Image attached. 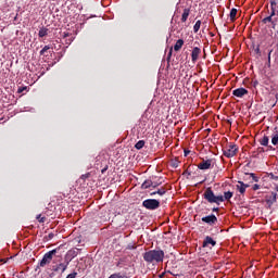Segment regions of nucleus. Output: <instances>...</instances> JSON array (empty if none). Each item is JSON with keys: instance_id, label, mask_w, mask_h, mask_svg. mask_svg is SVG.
Returning <instances> with one entry per match:
<instances>
[{"instance_id": "1", "label": "nucleus", "mask_w": 278, "mask_h": 278, "mask_svg": "<svg viewBox=\"0 0 278 278\" xmlns=\"http://www.w3.org/2000/svg\"><path fill=\"white\" fill-rule=\"evenodd\" d=\"M143 260L147 264H162L164 262V251L159 250H150L143 253Z\"/></svg>"}, {"instance_id": "2", "label": "nucleus", "mask_w": 278, "mask_h": 278, "mask_svg": "<svg viewBox=\"0 0 278 278\" xmlns=\"http://www.w3.org/2000/svg\"><path fill=\"white\" fill-rule=\"evenodd\" d=\"M203 199H205L207 203H216V205L223 203V195L214 194V191L210 187L204 191Z\"/></svg>"}, {"instance_id": "3", "label": "nucleus", "mask_w": 278, "mask_h": 278, "mask_svg": "<svg viewBox=\"0 0 278 278\" xmlns=\"http://www.w3.org/2000/svg\"><path fill=\"white\" fill-rule=\"evenodd\" d=\"M58 251H60V248H56V249L46 253L43 255L42 260L40 261L39 266H41V268H45V266H47V264H51V260H53V256L55 255V253H58Z\"/></svg>"}, {"instance_id": "4", "label": "nucleus", "mask_w": 278, "mask_h": 278, "mask_svg": "<svg viewBox=\"0 0 278 278\" xmlns=\"http://www.w3.org/2000/svg\"><path fill=\"white\" fill-rule=\"evenodd\" d=\"M142 207H146V210L155 211L160 208V202L155 199H147L142 202Z\"/></svg>"}, {"instance_id": "5", "label": "nucleus", "mask_w": 278, "mask_h": 278, "mask_svg": "<svg viewBox=\"0 0 278 278\" xmlns=\"http://www.w3.org/2000/svg\"><path fill=\"white\" fill-rule=\"evenodd\" d=\"M223 153L225 157H233L236 156V153H238V146L236 144H229L223 150Z\"/></svg>"}, {"instance_id": "6", "label": "nucleus", "mask_w": 278, "mask_h": 278, "mask_svg": "<svg viewBox=\"0 0 278 278\" xmlns=\"http://www.w3.org/2000/svg\"><path fill=\"white\" fill-rule=\"evenodd\" d=\"M277 199H278V194L275 191H270L269 194L265 197V203H267L269 210L270 207H273V205H275V202L277 201Z\"/></svg>"}, {"instance_id": "7", "label": "nucleus", "mask_w": 278, "mask_h": 278, "mask_svg": "<svg viewBox=\"0 0 278 278\" xmlns=\"http://www.w3.org/2000/svg\"><path fill=\"white\" fill-rule=\"evenodd\" d=\"M202 223L210 225V227H214V225H216V223H218V217H216V215H214V214H211V215L202 217Z\"/></svg>"}, {"instance_id": "8", "label": "nucleus", "mask_w": 278, "mask_h": 278, "mask_svg": "<svg viewBox=\"0 0 278 278\" xmlns=\"http://www.w3.org/2000/svg\"><path fill=\"white\" fill-rule=\"evenodd\" d=\"M213 162H214V160H212V159L202 160V162L199 163L198 168L200 170H210V168H212Z\"/></svg>"}, {"instance_id": "9", "label": "nucleus", "mask_w": 278, "mask_h": 278, "mask_svg": "<svg viewBox=\"0 0 278 278\" xmlns=\"http://www.w3.org/2000/svg\"><path fill=\"white\" fill-rule=\"evenodd\" d=\"M243 181H249V184H257L260 181V177H257L255 173H244Z\"/></svg>"}, {"instance_id": "10", "label": "nucleus", "mask_w": 278, "mask_h": 278, "mask_svg": "<svg viewBox=\"0 0 278 278\" xmlns=\"http://www.w3.org/2000/svg\"><path fill=\"white\" fill-rule=\"evenodd\" d=\"M233 97H238V99H242V97H244V94H249V90L244 89V88H238L235 89L232 91Z\"/></svg>"}, {"instance_id": "11", "label": "nucleus", "mask_w": 278, "mask_h": 278, "mask_svg": "<svg viewBox=\"0 0 278 278\" xmlns=\"http://www.w3.org/2000/svg\"><path fill=\"white\" fill-rule=\"evenodd\" d=\"M216 247V240H214L212 237L207 236L204 238V241L202 243V247L205 249L207 247Z\"/></svg>"}, {"instance_id": "12", "label": "nucleus", "mask_w": 278, "mask_h": 278, "mask_svg": "<svg viewBox=\"0 0 278 278\" xmlns=\"http://www.w3.org/2000/svg\"><path fill=\"white\" fill-rule=\"evenodd\" d=\"M199 55H201V48L194 47L192 52H191L192 62H197V60H199Z\"/></svg>"}, {"instance_id": "13", "label": "nucleus", "mask_w": 278, "mask_h": 278, "mask_svg": "<svg viewBox=\"0 0 278 278\" xmlns=\"http://www.w3.org/2000/svg\"><path fill=\"white\" fill-rule=\"evenodd\" d=\"M277 7H278V0H270V11H271V16L277 15Z\"/></svg>"}, {"instance_id": "14", "label": "nucleus", "mask_w": 278, "mask_h": 278, "mask_svg": "<svg viewBox=\"0 0 278 278\" xmlns=\"http://www.w3.org/2000/svg\"><path fill=\"white\" fill-rule=\"evenodd\" d=\"M68 257H72V260H75L77 255H79V249H72L67 251Z\"/></svg>"}, {"instance_id": "15", "label": "nucleus", "mask_w": 278, "mask_h": 278, "mask_svg": "<svg viewBox=\"0 0 278 278\" xmlns=\"http://www.w3.org/2000/svg\"><path fill=\"white\" fill-rule=\"evenodd\" d=\"M153 186V180L147 179L142 185H141V190H148V188H152Z\"/></svg>"}, {"instance_id": "16", "label": "nucleus", "mask_w": 278, "mask_h": 278, "mask_svg": "<svg viewBox=\"0 0 278 278\" xmlns=\"http://www.w3.org/2000/svg\"><path fill=\"white\" fill-rule=\"evenodd\" d=\"M39 38H45V36H49V28L41 27L38 33Z\"/></svg>"}, {"instance_id": "17", "label": "nucleus", "mask_w": 278, "mask_h": 278, "mask_svg": "<svg viewBox=\"0 0 278 278\" xmlns=\"http://www.w3.org/2000/svg\"><path fill=\"white\" fill-rule=\"evenodd\" d=\"M190 16V9H185L181 15V23H186Z\"/></svg>"}, {"instance_id": "18", "label": "nucleus", "mask_w": 278, "mask_h": 278, "mask_svg": "<svg viewBox=\"0 0 278 278\" xmlns=\"http://www.w3.org/2000/svg\"><path fill=\"white\" fill-rule=\"evenodd\" d=\"M232 197H233V192L225 191L223 195V203H225V201H229L230 199H232Z\"/></svg>"}, {"instance_id": "19", "label": "nucleus", "mask_w": 278, "mask_h": 278, "mask_svg": "<svg viewBox=\"0 0 278 278\" xmlns=\"http://www.w3.org/2000/svg\"><path fill=\"white\" fill-rule=\"evenodd\" d=\"M184 47V39H178L174 46V51H180Z\"/></svg>"}, {"instance_id": "20", "label": "nucleus", "mask_w": 278, "mask_h": 278, "mask_svg": "<svg viewBox=\"0 0 278 278\" xmlns=\"http://www.w3.org/2000/svg\"><path fill=\"white\" fill-rule=\"evenodd\" d=\"M66 268H68V263H60L54 270H61V273H65Z\"/></svg>"}, {"instance_id": "21", "label": "nucleus", "mask_w": 278, "mask_h": 278, "mask_svg": "<svg viewBox=\"0 0 278 278\" xmlns=\"http://www.w3.org/2000/svg\"><path fill=\"white\" fill-rule=\"evenodd\" d=\"M155 194H160V197H164V194H166V189L165 188H161L157 191H154V192L150 193L151 197H153Z\"/></svg>"}, {"instance_id": "22", "label": "nucleus", "mask_w": 278, "mask_h": 278, "mask_svg": "<svg viewBox=\"0 0 278 278\" xmlns=\"http://www.w3.org/2000/svg\"><path fill=\"white\" fill-rule=\"evenodd\" d=\"M271 143L277 147L278 144V131H275L273 135H271Z\"/></svg>"}, {"instance_id": "23", "label": "nucleus", "mask_w": 278, "mask_h": 278, "mask_svg": "<svg viewBox=\"0 0 278 278\" xmlns=\"http://www.w3.org/2000/svg\"><path fill=\"white\" fill-rule=\"evenodd\" d=\"M109 278H129V277H127V275L123 273H115V274H112Z\"/></svg>"}, {"instance_id": "24", "label": "nucleus", "mask_w": 278, "mask_h": 278, "mask_svg": "<svg viewBox=\"0 0 278 278\" xmlns=\"http://www.w3.org/2000/svg\"><path fill=\"white\" fill-rule=\"evenodd\" d=\"M200 29H201V20L197 21L193 26L194 34H198Z\"/></svg>"}, {"instance_id": "25", "label": "nucleus", "mask_w": 278, "mask_h": 278, "mask_svg": "<svg viewBox=\"0 0 278 278\" xmlns=\"http://www.w3.org/2000/svg\"><path fill=\"white\" fill-rule=\"evenodd\" d=\"M260 142H261L262 147H268V142H269L268 136H264V137L261 139Z\"/></svg>"}, {"instance_id": "26", "label": "nucleus", "mask_w": 278, "mask_h": 278, "mask_svg": "<svg viewBox=\"0 0 278 278\" xmlns=\"http://www.w3.org/2000/svg\"><path fill=\"white\" fill-rule=\"evenodd\" d=\"M144 148V140H139L136 144H135V149H137L138 151H140V149Z\"/></svg>"}, {"instance_id": "27", "label": "nucleus", "mask_w": 278, "mask_h": 278, "mask_svg": "<svg viewBox=\"0 0 278 278\" xmlns=\"http://www.w3.org/2000/svg\"><path fill=\"white\" fill-rule=\"evenodd\" d=\"M238 14V9L230 10V21H236V15Z\"/></svg>"}, {"instance_id": "28", "label": "nucleus", "mask_w": 278, "mask_h": 278, "mask_svg": "<svg viewBox=\"0 0 278 278\" xmlns=\"http://www.w3.org/2000/svg\"><path fill=\"white\" fill-rule=\"evenodd\" d=\"M273 16H275V15H273V11L270 10L269 16L263 18V23H265V24L266 23H273Z\"/></svg>"}, {"instance_id": "29", "label": "nucleus", "mask_w": 278, "mask_h": 278, "mask_svg": "<svg viewBox=\"0 0 278 278\" xmlns=\"http://www.w3.org/2000/svg\"><path fill=\"white\" fill-rule=\"evenodd\" d=\"M236 188L240 192V194H244V192H247V189H244V187L240 184H238Z\"/></svg>"}, {"instance_id": "30", "label": "nucleus", "mask_w": 278, "mask_h": 278, "mask_svg": "<svg viewBox=\"0 0 278 278\" xmlns=\"http://www.w3.org/2000/svg\"><path fill=\"white\" fill-rule=\"evenodd\" d=\"M49 49H51L50 46H45L43 49L40 50V55H45V53H47V51H49Z\"/></svg>"}, {"instance_id": "31", "label": "nucleus", "mask_w": 278, "mask_h": 278, "mask_svg": "<svg viewBox=\"0 0 278 278\" xmlns=\"http://www.w3.org/2000/svg\"><path fill=\"white\" fill-rule=\"evenodd\" d=\"M38 223H45V220H47V217H42V214H39L36 216Z\"/></svg>"}, {"instance_id": "32", "label": "nucleus", "mask_w": 278, "mask_h": 278, "mask_svg": "<svg viewBox=\"0 0 278 278\" xmlns=\"http://www.w3.org/2000/svg\"><path fill=\"white\" fill-rule=\"evenodd\" d=\"M71 262H73V257L68 256V254L66 253L64 264H67V266H68V264H71Z\"/></svg>"}, {"instance_id": "33", "label": "nucleus", "mask_w": 278, "mask_h": 278, "mask_svg": "<svg viewBox=\"0 0 278 278\" xmlns=\"http://www.w3.org/2000/svg\"><path fill=\"white\" fill-rule=\"evenodd\" d=\"M238 184L241 185L244 188V190H247V188H250L251 186L249 184H244V181H241V180H239Z\"/></svg>"}, {"instance_id": "34", "label": "nucleus", "mask_w": 278, "mask_h": 278, "mask_svg": "<svg viewBox=\"0 0 278 278\" xmlns=\"http://www.w3.org/2000/svg\"><path fill=\"white\" fill-rule=\"evenodd\" d=\"M157 186H162V181H152V188H157Z\"/></svg>"}, {"instance_id": "35", "label": "nucleus", "mask_w": 278, "mask_h": 278, "mask_svg": "<svg viewBox=\"0 0 278 278\" xmlns=\"http://www.w3.org/2000/svg\"><path fill=\"white\" fill-rule=\"evenodd\" d=\"M55 237V235L53 232H50L47 237L46 240H53V238Z\"/></svg>"}, {"instance_id": "36", "label": "nucleus", "mask_w": 278, "mask_h": 278, "mask_svg": "<svg viewBox=\"0 0 278 278\" xmlns=\"http://www.w3.org/2000/svg\"><path fill=\"white\" fill-rule=\"evenodd\" d=\"M126 249L128 251H134V250H136V247L134 244L129 243Z\"/></svg>"}, {"instance_id": "37", "label": "nucleus", "mask_w": 278, "mask_h": 278, "mask_svg": "<svg viewBox=\"0 0 278 278\" xmlns=\"http://www.w3.org/2000/svg\"><path fill=\"white\" fill-rule=\"evenodd\" d=\"M77 271H73L72 274L67 275L66 278H76Z\"/></svg>"}, {"instance_id": "38", "label": "nucleus", "mask_w": 278, "mask_h": 278, "mask_svg": "<svg viewBox=\"0 0 278 278\" xmlns=\"http://www.w3.org/2000/svg\"><path fill=\"white\" fill-rule=\"evenodd\" d=\"M88 177H90V173L84 174L80 176V179H88Z\"/></svg>"}, {"instance_id": "39", "label": "nucleus", "mask_w": 278, "mask_h": 278, "mask_svg": "<svg viewBox=\"0 0 278 278\" xmlns=\"http://www.w3.org/2000/svg\"><path fill=\"white\" fill-rule=\"evenodd\" d=\"M25 90H27V87H21L17 89V92H18V94H21Z\"/></svg>"}, {"instance_id": "40", "label": "nucleus", "mask_w": 278, "mask_h": 278, "mask_svg": "<svg viewBox=\"0 0 278 278\" xmlns=\"http://www.w3.org/2000/svg\"><path fill=\"white\" fill-rule=\"evenodd\" d=\"M260 188H261V186L255 184V185H253L252 190L256 191V190H260Z\"/></svg>"}, {"instance_id": "41", "label": "nucleus", "mask_w": 278, "mask_h": 278, "mask_svg": "<svg viewBox=\"0 0 278 278\" xmlns=\"http://www.w3.org/2000/svg\"><path fill=\"white\" fill-rule=\"evenodd\" d=\"M173 55V48H170L169 53L167 55L168 60H170V56Z\"/></svg>"}, {"instance_id": "42", "label": "nucleus", "mask_w": 278, "mask_h": 278, "mask_svg": "<svg viewBox=\"0 0 278 278\" xmlns=\"http://www.w3.org/2000/svg\"><path fill=\"white\" fill-rule=\"evenodd\" d=\"M190 155V150H185V157H188Z\"/></svg>"}, {"instance_id": "43", "label": "nucleus", "mask_w": 278, "mask_h": 278, "mask_svg": "<svg viewBox=\"0 0 278 278\" xmlns=\"http://www.w3.org/2000/svg\"><path fill=\"white\" fill-rule=\"evenodd\" d=\"M273 53V50L269 51L268 53V62H270V54Z\"/></svg>"}, {"instance_id": "44", "label": "nucleus", "mask_w": 278, "mask_h": 278, "mask_svg": "<svg viewBox=\"0 0 278 278\" xmlns=\"http://www.w3.org/2000/svg\"><path fill=\"white\" fill-rule=\"evenodd\" d=\"M68 36H70L68 33L64 34V38H68Z\"/></svg>"}, {"instance_id": "45", "label": "nucleus", "mask_w": 278, "mask_h": 278, "mask_svg": "<svg viewBox=\"0 0 278 278\" xmlns=\"http://www.w3.org/2000/svg\"><path fill=\"white\" fill-rule=\"evenodd\" d=\"M213 212H218V207H213Z\"/></svg>"}, {"instance_id": "46", "label": "nucleus", "mask_w": 278, "mask_h": 278, "mask_svg": "<svg viewBox=\"0 0 278 278\" xmlns=\"http://www.w3.org/2000/svg\"><path fill=\"white\" fill-rule=\"evenodd\" d=\"M275 190H276V192H278V185H276Z\"/></svg>"}, {"instance_id": "47", "label": "nucleus", "mask_w": 278, "mask_h": 278, "mask_svg": "<svg viewBox=\"0 0 278 278\" xmlns=\"http://www.w3.org/2000/svg\"><path fill=\"white\" fill-rule=\"evenodd\" d=\"M256 53H260V48H256Z\"/></svg>"}, {"instance_id": "48", "label": "nucleus", "mask_w": 278, "mask_h": 278, "mask_svg": "<svg viewBox=\"0 0 278 278\" xmlns=\"http://www.w3.org/2000/svg\"><path fill=\"white\" fill-rule=\"evenodd\" d=\"M108 170V168H104V169H102V173H105Z\"/></svg>"}, {"instance_id": "49", "label": "nucleus", "mask_w": 278, "mask_h": 278, "mask_svg": "<svg viewBox=\"0 0 278 278\" xmlns=\"http://www.w3.org/2000/svg\"><path fill=\"white\" fill-rule=\"evenodd\" d=\"M164 275H165L164 273H163V274H161V275H160V278L164 277Z\"/></svg>"}, {"instance_id": "50", "label": "nucleus", "mask_w": 278, "mask_h": 278, "mask_svg": "<svg viewBox=\"0 0 278 278\" xmlns=\"http://www.w3.org/2000/svg\"><path fill=\"white\" fill-rule=\"evenodd\" d=\"M67 45H71V40H70V41H67Z\"/></svg>"}, {"instance_id": "51", "label": "nucleus", "mask_w": 278, "mask_h": 278, "mask_svg": "<svg viewBox=\"0 0 278 278\" xmlns=\"http://www.w3.org/2000/svg\"><path fill=\"white\" fill-rule=\"evenodd\" d=\"M174 166H177V163H174Z\"/></svg>"}]
</instances>
